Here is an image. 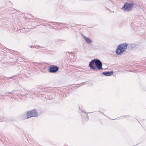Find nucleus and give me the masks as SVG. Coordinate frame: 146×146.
Instances as JSON below:
<instances>
[{
  "label": "nucleus",
  "instance_id": "nucleus-1",
  "mask_svg": "<svg viewBox=\"0 0 146 146\" xmlns=\"http://www.w3.org/2000/svg\"><path fill=\"white\" fill-rule=\"evenodd\" d=\"M102 66V62L99 59H98L92 60L89 65V67L90 68L91 70H94L96 71L103 69Z\"/></svg>",
  "mask_w": 146,
  "mask_h": 146
},
{
  "label": "nucleus",
  "instance_id": "nucleus-2",
  "mask_svg": "<svg viewBox=\"0 0 146 146\" xmlns=\"http://www.w3.org/2000/svg\"><path fill=\"white\" fill-rule=\"evenodd\" d=\"M128 46V44L127 43H124L123 44H121L117 47L116 50V52L117 54L118 55H120L122 54L127 49Z\"/></svg>",
  "mask_w": 146,
  "mask_h": 146
},
{
  "label": "nucleus",
  "instance_id": "nucleus-3",
  "mask_svg": "<svg viewBox=\"0 0 146 146\" xmlns=\"http://www.w3.org/2000/svg\"><path fill=\"white\" fill-rule=\"evenodd\" d=\"M25 116V118L27 119L31 117H36L38 116V113L35 109L28 111L27 112V117L25 115H23V116Z\"/></svg>",
  "mask_w": 146,
  "mask_h": 146
},
{
  "label": "nucleus",
  "instance_id": "nucleus-4",
  "mask_svg": "<svg viewBox=\"0 0 146 146\" xmlns=\"http://www.w3.org/2000/svg\"><path fill=\"white\" fill-rule=\"evenodd\" d=\"M133 6H134L133 3L126 2L125 3L122 9L125 11H129L132 9Z\"/></svg>",
  "mask_w": 146,
  "mask_h": 146
},
{
  "label": "nucleus",
  "instance_id": "nucleus-5",
  "mask_svg": "<svg viewBox=\"0 0 146 146\" xmlns=\"http://www.w3.org/2000/svg\"><path fill=\"white\" fill-rule=\"evenodd\" d=\"M48 71L50 73H55L59 69L57 66L52 65L48 67Z\"/></svg>",
  "mask_w": 146,
  "mask_h": 146
},
{
  "label": "nucleus",
  "instance_id": "nucleus-6",
  "mask_svg": "<svg viewBox=\"0 0 146 146\" xmlns=\"http://www.w3.org/2000/svg\"><path fill=\"white\" fill-rule=\"evenodd\" d=\"M113 71L104 72L102 73V74L106 76H110L113 74Z\"/></svg>",
  "mask_w": 146,
  "mask_h": 146
},
{
  "label": "nucleus",
  "instance_id": "nucleus-7",
  "mask_svg": "<svg viewBox=\"0 0 146 146\" xmlns=\"http://www.w3.org/2000/svg\"><path fill=\"white\" fill-rule=\"evenodd\" d=\"M83 37L87 43H90L92 42V40L90 39L89 37H86L85 36H83Z\"/></svg>",
  "mask_w": 146,
  "mask_h": 146
},
{
  "label": "nucleus",
  "instance_id": "nucleus-8",
  "mask_svg": "<svg viewBox=\"0 0 146 146\" xmlns=\"http://www.w3.org/2000/svg\"><path fill=\"white\" fill-rule=\"evenodd\" d=\"M135 45L134 44H129L128 45L127 47L130 49H131L134 48Z\"/></svg>",
  "mask_w": 146,
  "mask_h": 146
},
{
  "label": "nucleus",
  "instance_id": "nucleus-9",
  "mask_svg": "<svg viewBox=\"0 0 146 146\" xmlns=\"http://www.w3.org/2000/svg\"><path fill=\"white\" fill-rule=\"evenodd\" d=\"M23 92L22 91H21V92H20V94L23 96L29 95V94L27 93L28 92H26L25 94H23Z\"/></svg>",
  "mask_w": 146,
  "mask_h": 146
},
{
  "label": "nucleus",
  "instance_id": "nucleus-10",
  "mask_svg": "<svg viewBox=\"0 0 146 146\" xmlns=\"http://www.w3.org/2000/svg\"><path fill=\"white\" fill-rule=\"evenodd\" d=\"M6 121V118L3 117H0V122Z\"/></svg>",
  "mask_w": 146,
  "mask_h": 146
},
{
  "label": "nucleus",
  "instance_id": "nucleus-11",
  "mask_svg": "<svg viewBox=\"0 0 146 146\" xmlns=\"http://www.w3.org/2000/svg\"><path fill=\"white\" fill-rule=\"evenodd\" d=\"M48 23H54V22H49ZM54 23H56V24H63L64 25H67V24H64L63 23H59V22H54Z\"/></svg>",
  "mask_w": 146,
  "mask_h": 146
},
{
  "label": "nucleus",
  "instance_id": "nucleus-12",
  "mask_svg": "<svg viewBox=\"0 0 146 146\" xmlns=\"http://www.w3.org/2000/svg\"><path fill=\"white\" fill-rule=\"evenodd\" d=\"M22 91L23 92V94H25V92H27V91H29L28 90H27L25 89H23V90H22Z\"/></svg>",
  "mask_w": 146,
  "mask_h": 146
},
{
  "label": "nucleus",
  "instance_id": "nucleus-13",
  "mask_svg": "<svg viewBox=\"0 0 146 146\" xmlns=\"http://www.w3.org/2000/svg\"><path fill=\"white\" fill-rule=\"evenodd\" d=\"M34 94V93H31L29 94V97H31L33 96V95Z\"/></svg>",
  "mask_w": 146,
  "mask_h": 146
},
{
  "label": "nucleus",
  "instance_id": "nucleus-14",
  "mask_svg": "<svg viewBox=\"0 0 146 146\" xmlns=\"http://www.w3.org/2000/svg\"><path fill=\"white\" fill-rule=\"evenodd\" d=\"M29 46L32 48H36V47L35 46Z\"/></svg>",
  "mask_w": 146,
  "mask_h": 146
},
{
  "label": "nucleus",
  "instance_id": "nucleus-15",
  "mask_svg": "<svg viewBox=\"0 0 146 146\" xmlns=\"http://www.w3.org/2000/svg\"><path fill=\"white\" fill-rule=\"evenodd\" d=\"M13 92V91H12L11 92H7V93H5V94H6L7 93L10 94V93H11L12 92Z\"/></svg>",
  "mask_w": 146,
  "mask_h": 146
},
{
  "label": "nucleus",
  "instance_id": "nucleus-16",
  "mask_svg": "<svg viewBox=\"0 0 146 146\" xmlns=\"http://www.w3.org/2000/svg\"><path fill=\"white\" fill-rule=\"evenodd\" d=\"M67 52L69 53L70 54H72V52Z\"/></svg>",
  "mask_w": 146,
  "mask_h": 146
},
{
  "label": "nucleus",
  "instance_id": "nucleus-17",
  "mask_svg": "<svg viewBox=\"0 0 146 146\" xmlns=\"http://www.w3.org/2000/svg\"><path fill=\"white\" fill-rule=\"evenodd\" d=\"M9 78V79H11V77H8L7 78Z\"/></svg>",
  "mask_w": 146,
  "mask_h": 146
},
{
  "label": "nucleus",
  "instance_id": "nucleus-18",
  "mask_svg": "<svg viewBox=\"0 0 146 146\" xmlns=\"http://www.w3.org/2000/svg\"><path fill=\"white\" fill-rule=\"evenodd\" d=\"M38 46H39V48H41V47L39 46L38 45Z\"/></svg>",
  "mask_w": 146,
  "mask_h": 146
},
{
  "label": "nucleus",
  "instance_id": "nucleus-19",
  "mask_svg": "<svg viewBox=\"0 0 146 146\" xmlns=\"http://www.w3.org/2000/svg\"><path fill=\"white\" fill-rule=\"evenodd\" d=\"M45 21V20H42V21Z\"/></svg>",
  "mask_w": 146,
  "mask_h": 146
},
{
  "label": "nucleus",
  "instance_id": "nucleus-20",
  "mask_svg": "<svg viewBox=\"0 0 146 146\" xmlns=\"http://www.w3.org/2000/svg\"><path fill=\"white\" fill-rule=\"evenodd\" d=\"M42 51H43V49L42 50Z\"/></svg>",
  "mask_w": 146,
  "mask_h": 146
},
{
  "label": "nucleus",
  "instance_id": "nucleus-21",
  "mask_svg": "<svg viewBox=\"0 0 146 146\" xmlns=\"http://www.w3.org/2000/svg\"><path fill=\"white\" fill-rule=\"evenodd\" d=\"M1 96H3L1 95Z\"/></svg>",
  "mask_w": 146,
  "mask_h": 146
},
{
  "label": "nucleus",
  "instance_id": "nucleus-22",
  "mask_svg": "<svg viewBox=\"0 0 146 146\" xmlns=\"http://www.w3.org/2000/svg\"><path fill=\"white\" fill-rule=\"evenodd\" d=\"M65 27H67L66 26H65Z\"/></svg>",
  "mask_w": 146,
  "mask_h": 146
}]
</instances>
